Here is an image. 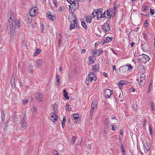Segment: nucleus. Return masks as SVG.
<instances>
[{"label": "nucleus", "mask_w": 155, "mask_h": 155, "mask_svg": "<svg viewBox=\"0 0 155 155\" xmlns=\"http://www.w3.org/2000/svg\"><path fill=\"white\" fill-rule=\"evenodd\" d=\"M88 78H87L86 79L85 83L87 84H89L94 80V81H96V76L94 74L93 72H90L88 74Z\"/></svg>", "instance_id": "1"}, {"label": "nucleus", "mask_w": 155, "mask_h": 155, "mask_svg": "<svg viewBox=\"0 0 155 155\" xmlns=\"http://www.w3.org/2000/svg\"><path fill=\"white\" fill-rule=\"evenodd\" d=\"M7 28V30L10 34L13 35L15 33V26L10 21H9V24L8 25Z\"/></svg>", "instance_id": "2"}, {"label": "nucleus", "mask_w": 155, "mask_h": 155, "mask_svg": "<svg viewBox=\"0 0 155 155\" xmlns=\"http://www.w3.org/2000/svg\"><path fill=\"white\" fill-rule=\"evenodd\" d=\"M29 13L31 16H36L38 12V9L36 7H34L31 8L29 10Z\"/></svg>", "instance_id": "3"}, {"label": "nucleus", "mask_w": 155, "mask_h": 155, "mask_svg": "<svg viewBox=\"0 0 155 155\" xmlns=\"http://www.w3.org/2000/svg\"><path fill=\"white\" fill-rule=\"evenodd\" d=\"M7 18H8V21H9L12 22V21L15 22V17L14 13L12 11H10L8 13L7 15Z\"/></svg>", "instance_id": "4"}, {"label": "nucleus", "mask_w": 155, "mask_h": 155, "mask_svg": "<svg viewBox=\"0 0 155 155\" xmlns=\"http://www.w3.org/2000/svg\"><path fill=\"white\" fill-rule=\"evenodd\" d=\"M140 58H139V60L141 61H142L144 62H146L150 60L149 57L147 55H140Z\"/></svg>", "instance_id": "5"}, {"label": "nucleus", "mask_w": 155, "mask_h": 155, "mask_svg": "<svg viewBox=\"0 0 155 155\" xmlns=\"http://www.w3.org/2000/svg\"><path fill=\"white\" fill-rule=\"evenodd\" d=\"M110 26L107 23H105L103 25L102 29L103 31L105 33H106V32L109 31L110 30Z\"/></svg>", "instance_id": "6"}, {"label": "nucleus", "mask_w": 155, "mask_h": 155, "mask_svg": "<svg viewBox=\"0 0 155 155\" xmlns=\"http://www.w3.org/2000/svg\"><path fill=\"white\" fill-rule=\"evenodd\" d=\"M144 151L145 152L147 153L150 148V144L148 143H146L143 144Z\"/></svg>", "instance_id": "7"}, {"label": "nucleus", "mask_w": 155, "mask_h": 155, "mask_svg": "<svg viewBox=\"0 0 155 155\" xmlns=\"http://www.w3.org/2000/svg\"><path fill=\"white\" fill-rule=\"evenodd\" d=\"M58 118V116L55 113H51V120L53 122H54L57 120Z\"/></svg>", "instance_id": "8"}, {"label": "nucleus", "mask_w": 155, "mask_h": 155, "mask_svg": "<svg viewBox=\"0 0 155 155\" xmlns=\"http://www.w3.org/2000/svg\"><path fill=\"white\" fill-rule=\"evenodd\" d=\"M119 69V71L123 73L126 72L129 70V68L127 65H125L120 67Z\"/></svg>", "instance_id": "9"}, {"label": "nucleus", "mask_w": 155, "mask_h": 155, "mask_svg": "<svg viewBox=\"0 0 155 155\" xmlns=\"http://www.w3.org/2000/svg\"><path fill=\"white\" fill-rule=\"evenodd\" d=\"M112 91L109 89H107L104 92V95L106 98H108L111 95Z\"/></svg>", "instance_id": "10"}, {"label": "nucleus", "mask_w": 155, "mask_h": 155, "mask_svg": "<svg viewBox=\"0 0 155 155\" xmlns=\"http://www.w3.org/2000/svg\"><path fill=\"white\" fill-rule=\"evenodd\" d=\"M43 62V60L41 59H40L37 60V61L35 63V67H41L42 65Z\"/></svg>", "instance_id": "11"}, {"label": "nucleus", "mask_w": 155, "mask_h": 155, "mask_svg": "<svg viewBox=\"0 0 155 155\" xmlns=\"http://www.w3.org/2000/svg\"><path fill=\"white\" fill-rule=\"evenodd\" d=\"M42 98V95L41 93H38L36 94V99L37 101H41Z\"/></svg>", "instance_id": "12"}, {"label": "nucleus", "mask_w": 155, "mask_h": 155, "mask_svg": "<svg viewBox=\"0 0 155 155\" xmlns=\"http://www.w3.org/2000/svg\"><path fill=\"white\" fill-rule=\"evenodd\" d=\"M99 65L98 64H96L93 66L92 68V71L96 72H98L99 71Z\"/></svg>", "instance_id": "13"}, {"label": "nucleus", "mask_w": 155, "mask_h": 155, "mask_svg": "<svg viewBox=\"0 0 155 155\" xmlns=\"http://www.w3.org/2000/svg\"><path fill=\"white\" fill-rule=\"evenodd\" d=\"M109 125V120L108 118L105 119L104 121V127L107 128Z\"/></svg>", "instance_id": "14"}, {"label": "nucleus", "mask_w": 155, "mask_h": 155, "mask_svg": "<svg viewBox=\"0 0 155 155\" xmlns=\"http://www.w3.org/2000/svg\"><path fill=\"white\" fill-rule=\"evenodd\" d=\"M15 77L14 76L13 77V75H12V78L11 79L10 81H11V83L12 85V87H15Z\"/></svg>", "instance_id": "15"}, {"label": "nucleus", "mask_w": 155, "mask_h": 155, "mask_svg": "<svg viewBox=\"0 0 155 155\" xmlns=\"http://www.w3.org/2000/svg\"><path fill=\"white\" fill-rule=\"evenodd\" d=\"M28 69L29 72L32 74L33 72V65L32 64H30Z\"/></svg>", "instance_id": "16"}, {"label": "nucleus", "mask_w": 155, "mask_h": 155, "mask_svg": "<svg viewBox=\"0 0 155 155\" xmlns=\"http://www.w3.org/2000/svg\"><path fill=\"white\" fill-rule=\"evenodd\" d=\"M112 39L113 38H110L109 37H107L106 39L104 40L103 43L109 42L111 41Z\"/></svg>", "instance_id": "17"}, {"label": "nucleus", "mask_w": 155, "mask_h": 155, "mask_svg": "<svg viewBox=\"0 0 155 155\" xmlns=\"http://www.w3.org/2000/svg\"><path fill=\"white\" fill-rule=\"evenodd\" d=\"M125 81L122 80L119 81L118 83V85L119 87H122L123 85L125 84Z\"/></svg>", "instance_id": "18"}, {"label": "nucleus", "mask_w": 155, "mask_h": 155, "mask_svg": "<svg viewBox=\"0 0 155 155\" xmlns=\"http://www.w3.org/2000/svg\"><path fill=\"white\" fill-rule=\"evenodd\" d=\"M91 17L87 16L85 17V20L87 23H90L92 21Z\"/></svg>", "instance_id": "19"}, {"label": "nucleus", "mask_w": 155, "mask_h": 155, "mask_svg": "<svg viewBox=\"0 0 155 155\" xmlns=\"http://www.w3.org/2000/svg\"><path fill=\"white\" fill-rule=\"evenodd\" d=\"M75 18V15L74 14H73L72 13H70L68 16V18L69 20L72 19H74V18Z\"/></svg>", "instance_id": "20"}, {"label": "nucleus", "mask_w": 155, "mask_h": 155, "mask_svg": "<svg viewBox=\"0 0 155 155\" xmlns=\"http://www.w3.org/2000/svg\"><path fill=\"white\" fill-rule=\"evenodd\" d=\"M64 93V96L65 99L68 100L69 99V97L68 94V92L66 91L65 89H64L63 91Z\"/></svg>", "instance_id": "21"}, {"label": "nucleus", "mask_w": 155, "mask_h": 155, "mask_svg": "<svg viewBox=\"0 0 155 155\" xmlns=\"http://www.w3.org/2000/svg\"><path fill=\"white\" fill-rule=\"evenodd\" d=\"M56 82H57V85H59L61 84V81L60 80V77L59 75L57 74L56 75Z\"/></svg>", "instance_id": "22"}, {"label": "nucleus", "mask_w": 155, "mask_h": 155, "mask_svg": "<svg viewBox=\"0 0 155 155\" xmlns=\"http://www.w3.org/2000/svg\"><path fill=\"white\" fill-rule=\"evenodd\" d=\"M48 18L51 21H53L54 20L55 17L54 15L50 13L48 15Z\"/></svg>", "instance_id": "23"}, {"label": "nucleus", "mask_w": 155, "mask_h": 155, "mask_svg": "<svg viewBox=\"0 0 155 155\" xmlns=\"http://www.w3.org/2000/svg\"><path fill=\"white\" fill-rule=\"evenodd\" d=\"M73 3H72V5H74V6L75 5H76V6H75V8H74L75 9L78 8V1L74 0V1L73 2Z\"/></svg>", "instance_id": "24"}, {"label": "nucleus", "mask_w": 155, "mask_h": 155, "mask_svg": "<svg viewBox=\"0 0 155 155\" xmlns=\"http://www.w3.org/2000/svg\"><path fill=\"white\" fill-rule=\"evenodd\" d=\"M145 75L144 74H142L140 76V81H145Z\"/></svg>", "instance_id": "25"}, {"label": "nucleus", "mask_w": 155, "mask_h": 155, "mask_svg": "<svg viewBox=\"0 0 155 155\" xmlns=\"http://www.w3.org/2000/svg\"><path fill=\"white\" fill-rule=\"evenodd\" d=\"M66 108L67 110L70 111L71 110V108L70 107V105L69 104H67L66 105Z\"/></svg>", "instance_id": "26"}, {"label": "nucleus", "mask_w": 155, "mask_h": 155, "mask_svg": "<svg viewBox=\"0 0 155 155\" xmlns=\"http://www.w3.org/2000/svg\"><path fill=\"white\" fill-rule=\"evenodd\" d=\"M61 35L59 34V39H58V47H60L61 46Z\"/></svg>", "instance_id": "27"}, {"label": "nucleus", "mask_w": 155, "mask_h": 155, "mask_svg": "<svg viewBox=\"0 0 155 155\" xmlns=\"http://www.w3.org/2000/svg\"><path fill=\"white\" fill-rule=\"evenodd\" d=\"M21 126L22 127L25 129H26L27 128L26 127L27 126V123L26 122H25V123L22 122L21 123Z\"/></svg>", "instance_id": "28"}, {"label": "nucleus", "mask_w": 155, "mask_h": 155, "mask_svg": "<svg viewBox=\"0 0 155 155\" xmlns=\"http://www.w3.org/2000/svg\"><path fill=\"white\" fill-rule=\"evenodd\" d=\"M12 23H14L15 25L16 26H17L18 27L19 26V25L20 24V22H19V20H18V21H17V20H15V22H14L13 21H12Z\"/></svg>", "instance_id": "29"}, {"label": "nucleus", "mask_w": 155, "mask_h": 155, "mask_svg": "<svg viewBox=\"0 0 155 155\" xmlns=\"http://www.w3.org/2000/svg\"><path fill=\"white\" fill-rule=\"evenodd\" d=\"M76 139V138L75 137H72L71 139V143L73 144L75 142V139Z\"/></svg>", "instance_id": "30"}, {"label": "nucleus", "mask_w": 155, "mask_h": 155, "mask_svg": "<svg viewBox=\"0 0 155 155\" xmlns=\"http://www.w3.org/2000/svg\"><path fill=\"white\" fill-rule=\"evenodd\" d=\"M110 10H107L106 12V14L107 15V16L109 17V18H110L111 17V16L110 15Z\"/></svg>", "instance_id": "31"}, {"label": "nucleus", "mask_w": 155, "mask_h": 155, "mask_svg": "<svg viewBox=\"0 0 155 155\" xmlns=\"http://www.w3.org/2000/svg\"><path fill=\"white\" fill-rule=\"evenodd\" d=\"M97 16V20H100L102 18V13H99Z\"/></svg>", "instance_id": "32"}, {"label": "nucleus", "mask_w": 155, "mask_h": 155, "mask_svg": "<svg viewBox=\"0 0 155 155\" xmlns=\"http://www.w3.org/2000/svg\"><path fill=\"white\" fill-rule=\"evenodd\" d=\"M41 51V50L39 49H36V51L35 52V55H36L39 54Z\"/></svg>", "instance_id": "33"}, {"label": "nucleus", "mask_w": 155, "mask_h": 155, "mask_svg": "<svg viewBox=\"0 0 155 155\" xmlns=\"http://www.w3.org/2000/svg\"><path fill=\"white\" fill-rule=\"evenodd\" d=\"M81 25L82 26L85 28L86 29L87 28V25L85 22L82 21L81 22Z\"/></svg>", "instance_id": "34"}, {"label": "nucleus", "mask_w": 155, "mask_h": 155, "mask_svg": "<svg viewBox=\"0 0 155 155\" xmlns=\"http://www.w3.org/2000/svg\"><path fill=\"white\" fill-rule=\"evenodd\" d=\"M145 81H140V82L139 83V85L140 86H143L145 84Z\"/></svg>", "instance_id": "35"}, {"label": "nucleus", "mask_w": 155, "mask_h": 155, "mask_svg": "<svg viewBox=\"0 0 155 155\" xmlns=\"http://www.w3.org/2000/svg\"><path fill=\"white\" fill-rule=\"evenodd\" d=\"M25 122H27V121H26V118L24 115L22 118V120H21V122L22 123V122L25 123Z\"/></svg>", "instance_id": "36"}, {"label": "nucleus", "mask_w": 155, "mask_h": 155, "mask_svg": "<svg viewBox=\"0 0 155 155\" xmlns=\"http://www.w3.org/2000/svg\"><path fill=\"white\" fill-rule=\"evenodd\" d=\"M148 7L147 6H144L142 8V11H144L148 9Z\"/></svg>", "instance_id": "37"}, {"label": "nucleus", "mask_w": 155, "mask_h": 155, "mask_svg": "<svg viewBox=\"0 0 155 155\" xmlns=\"http://www.w3.org/2000/svg\"><path fill=\"white\" fill-rule=\"evenodd\" d=\"M75 24L73 23H71L70 26V29H72L75 28Z\"/></svg>", "instance_id": "38"}, {"label": "nucleus", "mask_w": 155, "mask_h": 155, "mask_svg": "<svg viewBox=\"0 0 155 155\" xmlns=\"http://www.w3.org/2000/svg\"><path fill=\"white\" fill-rule=\"evenodd\" d=\"M58 105L56 104H54L53 107V109H54V112L55 111H56L57 110L56 109V108L57 109V108L58 107Z\"/></svg>", "instance_id": "39"}, {"label": "nucleus", "mask_w": 155, "mask_h": 155, "mask_svg": "<svg viewBox=\"0 0 155 155\" xmlns=\"http://www.w3.org/2000/svg\"><path fill=\"white\" fill-rule=\"evenodd\" d=\"M111 126H112V130H113V131H115V130H116V128H117V127L116 125L111 124Z\"/></svg>", "instance_id": "40"}, {"label": "nucleus", "mask_w": 155, "mask_h": 155, "mask_svg": "<svg viewBox=\"0 0 155 155\" xmlns=\"http://www.w3.org/2000/svg\"><path fill=\"white\" fill-rule=\"evenodd\" d=\"M121 149L122 152V153L123 154H125V150L124 148V146L122 144L121 145Z\"/></svg>", "instance_id": "41"}, {"label": "nucleus", "mask_w": 155, "mask_h": 155, "mask_svg": "<svg viewBox=\"0 0 155 155\" xmlns=\"http://www.w3.org/2000/svg\"><path fill=\"white\" fill-rule=\"evenodd\" d=\"M92 107H94L96 108L97 107V105L96 104V102L94 101L93 102L92 104L91 105V106Z\"/></svg>", "instance_id": "42"}, {"label": "nucleus", "mask_w": 155, "mask_h": 155, "mask_svg": "<svg viewBox=\"0 0 155 155\" xmlns=\"http://www.w3.org/2000/svg\"><path fill=\"white\" fill-rule=\"evenodd\" d=\"M151 108L152 110H154V107L155 106L154 104V103L153 102H152L151 103Z\"/></svg>", "instance_id": "43"}, {"label": "nucleus", "mask_w": 155, "mask_h": 155, "mask_svg": "<svg viewBox=\"0 0 155 155\" xmlns=\"http://www.w3.org/2000/svg\"><path fill=\"white\" fill-rule=\"evenodd\" d=\"M73 117L74 118V119L75 120V119H77V118L79 117V116L76 114H73Z\"/></svg>", "instance_id": "44"}, {"label": "nucleus", "mask_w": 155, "mask_h": 155, "mask_svg": "<svg viewBox=\"0 0 155 155\" xmlns=\"http://www.w3.org/2000/svg\"><path fill=\"white\" fill-rule=\"evenodd\" d=\"M155 10L151 8L150 9V14L153 15L155 13Z\"/></svg>", "instance_id": "45"}, {"label": "nucleus", "mask_w": 155, "mask_h": 155, "mask_svg": "<svg viewBox=\"0 0 155 155\" xmlns=\"http://www.w3.org/2000/svg\"><path fill=\"white\" fill-rule=\"evenodd\" d=\"M91 52L93 56H94L95 55V49H91Z\"/></svg>", "instance_id": "46"}, {"label": "nucleus", "mask_w": 155, "mask_h": 155, "mask_svg": "<svg viewBox=\"0 0 155 155\" xmlns=\"http://www.w3.org/2000/svg\"><path fill=\"white\" fill-rule=\"evenodd\" d=\"M94 57H95V56H94L93 55H92L91 56L89 57V61H93V58Z\"/></svg>", "instance_id": "47"}, {"label": "nucleus", "mask_w": 155, "mask_h": 155, "mask_svg": "<svg viewBox=\"0 0 155 155\" xmlns=\"http://www.w3.org/2000/svg\"><path fill=\"white\" fill-rule=\"evenodd\" d=\"M149 129L150 134L151 135H152L153 133L152 131L151 127L150 126H149Z\"/></svg>", "instance_id": "48"}, {"label": "nucleus", "mask_w": 155, "mask_h": 155, "mask_svg": "<svg viewBox=\"0 0 155 155\" xmlns=\"http://www.w3.org/2000/svg\"><path fill=\"white\" fill-rule=\"evenodd\" d=\"M53 3L54 4V6L55 7H57V1L56 0H53Z\"/></svg>", "instance_id": "49"}, {"label": "nucleus", "mask_w": 155, "mask_h": 155, "mask_svg": "<svg viewBox=\"0 0 155 155\" xmlns=\"http://www.w3.org/2000/svg\"><path fill=\"white\" fill-rule=\"evenodd\" d=\"M93 12L95 13V14L96 16H97L99 13V12H98V11L97 9L94 10Z\"/></svg>", "instance_id": "50"}, {"label": "nucleus", "mask_w": 155, "mask_h": 155, "mask_svg": "<svg viewBox=\"0 0 155 155\" xmlns=\"http://www.w3.org/2000/svg\"><path fill=\"white\" fill-rule=\"evenodd\" d=\"M103 51L101 49H99L98 50V54H97L98 55H100L101 54V53H102L103 52Z\"/></svg>", "instance_id": "51"}, {"label": "nucleus", "mask_w": 155, "mask_h": 155, "mask_svg": "<svg viewBox=\"0 0 155 155\" xmlns=\"http://www.w3.org/2000/svg\"><path fill=\"white\" fill-rule=\"evenodd\" d=\"M127 67L129 68V70H132L133 67H132L130 64L129 65H127Z\"/></svg>", "instance_id": "52"}, {"label": "nucleus", "mask_w": 155, "mask_h": 155, "mask_svg": "<svg viewBox=\"0 0 155 155\" xmlns=\"http://www.w3.org/2000/svg\"><path fill=\"white\" fill-rule=\"evenodd\" d=\"M148 21L147 20H146L145 21V22H144V26L145 27H147V26H148Z\"/></svg>", "instance_id": "53"}, {"label": "nucleus", "mask_w": 155, "mask_h": 155, "mask_svg": "<svg viewBox=\"0 0 155 155\" xmlns=\"http://www.w3.org/2000/svg\"><path fill=\"white\" fill-rule=\"evenodd\" d=\"M70 21H71V22H72V21H73V22L74 23V24H75L76 23L77 20H76V18H74V19H73L71 21L70 20Z\"/></svg>", "instance_id": "54"}, {"label": "nucleus", "mask_w": 155, "mask_h": 155, "mask_svg": "<svg viewBox=\"0 0 155 155\" xmlns=\"http://www.w3.org/2000/svg\"><path fill=\"white\" fill-rule=\"evenodd\" d=\"M66 121V118L65 117H64L63 118V119L62 121L61 122V124H65V121Z\"/></svg>", "instance_id": "55"}, {"label": "nucleus", "mask_w": 155, "mask_h": 155, "mask_svg": "<svg viewBox=\"0 0 155 155\" xmlns=\"http://www.w3.org/2000/svg\"><path fill=\"white\" fill-rule=\"evenodd\" d=\"M98 11V12H99V13H102V12L103 11V9L102 8H100V9H97Z\"/></svg>", "instance_id": "56"}, {"label": "nucleus", "mask_w": 155, "mask_h": 155, "mask_svg": "<svg viewBox=\"0 0 155 155\" xmlns=\"http://www.w3.org/2000/svg\"><path fill=\"white\" fill-rule=\"evenodd\" d=\"M68 2H69L72 5V3H73L74 0H67Z\"/></svg>", "instance_id": "57"}, {"label": "nucleus", "mask_w": 155, "mask_h": 155, "mask_svg": "<svg viewBox=\"0 0 155 155\" xmlns=\"http://www.w3.org/2000/svg\"><path fill=\"white\" fill-rule=\"evenodd\" d=\"M93 112H94L93 110L92 109H91L90 111V114L91 116H92V115L93 114Z\"/></svg>", "instance_id": "58"}, {"label": "nucleus", "mask_w": 155, "mask_h": 155, "mask_svg": "<svg viewBox=\"0 0 155 155\" xmlns=\"http://www.w3.org/2000/svg\"><path fill=\"white\" fill-rule=\"evenodd\" d=\"M106 14V12L105 11L103 14H102V18H105L106 17L105 16V14Z\"/></svg>", "instance_id": "59"}, {"label": "nucleus", "mask_w": 155, "mask_h": 155, "mask_svg": "<svg viewBox=\"0 0 155 155\" xmlns=\"http://www.w3.org/2000/svg\"><path fill=\"white\" fill-rule=\"evenodd\" d=\"M104 133L105 134H107V128H106L104 127Z\"/></svg>", "instance_id": "60"}, {"label": "nucleus", "mask_w": 155, "mask_h": 155, "mask_svg": "<svg viewBox=\"0 0 155 155\" xmlns=\"http://www.w3.org/2000/svg\"><path fill=\"white\" fill-rule=\"evenodd\" d=\"M91 15H92V18H94L95 17V16H96V15H95V13L93 11L92 14H91Z\"/></svg>", "instance_id": "61"}, {"label": "nucleus", "mask_w": 155, "mask_h": 155, "mask_svg": "<svg viewBox=\"0 0 155 155\" xmlns=\"http://www.w3.org/2000/svg\"><path fill=\"white\" fill-rule=\"evenodd\" d=\"M80 117H79L77 118V119H75L76 122V123H78L80 120Z\"/></svg>", "instance_id": "62"}, {"label": "nucleus", "mask_w": 155, "mask_h": 155, "mask_svg": "<svg viewBox=\"0 0 155 155\" xmlns=\"http://www.w3.org/2000/svg\"><path fill=\"white\" fill-rule=\"evenodd\" d=\"M130 91L131 92H133L135 91V89L134 88H132L129 89Z\"/></svg>", "instance_id": "63"}, {"label": "nucleus", "mask_w": 155, "mask_h": 155, "mask_svg": "<svg viewBox=\"0 0 155 155\" xmlns=\"http://www.w3.org/2000/svg\"><path fill=\"white\" fill-rule=\"evenodd\" d=\"M54 155H58V152L57 151H56V150H55L54 152Z\"/></svg>", "instance_id": "64"}]
</instances>
